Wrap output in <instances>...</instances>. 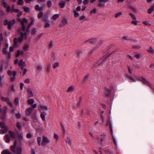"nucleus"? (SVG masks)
Listing matches in <instances>:
<instances>
[{
	"label": "nucleus",
	"instance_id": "obj_1",
	"mask_svg": "<svg viewBox=\"0 0 154 154\" xmlns=\"http://www.w3.org/2000/svg\"><path fill=\"white\" fill-rule=\"evenodd\" d=\"M18 32L20 35V36L18 38V41L20 43H21L23 40L27 39L26 33L21 32L20 28L18 29Z\"/></svg>",
	"mask_w": 154,
	"mask_h": 154
},
{
	"label": "nucleus",
	"instance_id": "obj_2",
	"mask_svg": "<svg viewBox=\"0 0 154 154\" xmlns=\"http://www.w3.org/2000/svg\"><path fill=\"white\" fill-rule=\"evenodd\" d=\"M11 149L13 152L15 153V154H21L22 153V148L20 146L17 147L16 149L15 146H11Z\"/></svg>",
	"mask_w": 154,
	"mask_h": 154
},
{
	"label": "nucleus",
	"instance_id": "obj_3",
	"mask_svg": "<svg viewBox=\"0 0 154 154\" xmlns=\"http://www.w3.org/2000/svg\"><path fill=\"white\" fill-rule=\"evenodd\" d=\"M37 106V104L35 103L32 105L30 107L28 108L26 111V113L27 115L29 116L32 113V110L34 109Z\"/></svg>",
	"mask_w": 154,
	"mask_h": 154
},
{
	"label": "nucleus",
	"instance_id": "obj_4",
	"mask_svg": "<svg viewBox=\"0 0 154 154\" xmlns=\"http://www.w3.org/2000/svg\"><path fill=\"white\" fill-rule=\"evenodd\" d=\"M28 22V20L27 19L24 18L23 19V20L21 21V23L22 25L21 28H20L23 31H25V26Z\"/></svg>",
	"mask_w": 154,
	"mask_h": 154
},
{
	"label": "nucleus",
	"instance_id": "obj_5",
	"mask_svg": "<svg viewBox=\"0 0 154 154\" xmlns=\"http://www.w3.org/2000/svg\"><path fill=\"white\" fill-rule=\"evenodd\" d=\"M1 105H0V116L3 119H5L7 112V106H5V109H4L3 111H1Z\"/></svg>",
	"mask_w": 154,
	"mask_h": 154
},
{
	"label": "nucleus",
	"instance_id": "obj_6",
	"mask_svg": "<svg viewBox=\"0 0 154 154\" xmlns=\"http://www.w3.org/2000/svg\"><path fill=\"white\" fill-rule=\"evenodd\" d=\"M50 142V140L45 136H43L42 144L43 145H46Z\"/></svg>",
	"mask_w": 154,
	"mask_h": 154
},
{
	"label": "nucleus",
	"instance_id": "obj_7",
	"mask_svg": "<svg viewBox=\"0 0 154 154\" xmlns=\"http://www.w3.org/2000/svg\"><path fill=\"white\" fill-rule=\"evenodd\" d=\"M138 78V80L139 81L142 82L143 84L147 85L149 86L151 85H152L144 78L143 77H140Z\"/></svg>",
	"mask_w": 154,
	"mask_h": 154
},
{
	"label": "nucleus",
	"instance_id": "obj_8",
	"mask_svg": "<svg viewBox=\"0 0 154 154\" xmlns=\"http://www.w3.org/2000/svg\"><path fill=\"white\" fill-rule=\"evenodd\" d=\"M68 23L67 19L66 18H63L59 25V26L60 27H62L66 25Z\"/></svg>",
	"mask_w": 154,
	"mask_h": 154
},
{
	"label": "nucleus",
	"instance_id": "obj_9",
	"mask_svg": "<svg viewBox=\"0 0 154 154\" xmlns=\"http://www.w3.org/2000/svg\"><path fill=\"white\" fill-rule=\"evenodd\" d=\"M8 74L11 76V73H13V77L11 78V81H14L15 79V76L16 75L17 73L16 71H14L13 72H11L10 70H8Z\"/></svg>",
	"mask_w": 154,
	"mask_h": 154
},
{
	"label": "nucleus",
	"instance_id": "obj_10",
	"mask_svg": "<svg viewBox=\"0 0 154 154\" xmlns=\"http://www.w3.org/2000/svg\"><path fill=\"white\" fill-rule=\"evenodd\" d=\"M1 99L2 100L8 103V104H9L11 107H13V103L11 102L10 101L9 98L2 97Z\"/></svg>",
	"mask_w": 154,
	"mask_h": 154
},
{
	"label": "nucleus",
	"instance_id": "obj_11",
	"mask_svg": "<svg viewBox=\"0 0 154 154\" xmlns=\"http://www.w3.org/2000/svg\"><path fill=\"white\" fill-rule=\"evenodd\" d=\"M45 7V5L41 6L40 7L39 5H37L35 7V9L36 11H42L44 10Z\"/></svg>",
	"mask_w": 154,
	"mask_h": 154
},
{
	"label": "nucleus",
	"instance_id": "obj_12",
	"mask_svg": "<svg viewBox=\"0 0 154 154\" xmlns=\"http://www.w3.org/2000/svg\"><path fill=\"white\" fill-rule=\"evenodd\" d=\"M15 22V19H13L8 22V27L9 29H12V26L14 25Z\"/></svg>",
	"mask_w": 154,
	"mask_h": 154
},
{
	"label": "nucleus",
	"instance_id": "obj_13",
	"mask_svg": "<svg viewBox=\"0 0 154 154\" xmlns=\"http://www.w3.org/2000/svg\"><path fill=\"white\" fill-rule=\"evenodd\" d=\"M48 109V108L47 106L43 105H41L39 108V110L41 112H42V111H43V112L47 110Z\"/></svg>",
	"mask_w": 154,
	"mask_h": 154
},
{
	"label": "nucleus",
	"instance_id": "obj_14",
	"mask_svg": "<svg viewBox=\"0 0 154 154\" xmlns=\"http://www.w3.org/2000/svg\"><path fill=\"white\" fill-rule=\"evenodd\" d=\"M4 140L7 143H9L10 141V138L8 134L5 135L4 137Z\"/></svg>",
	"mask_w": 154,
	"mask_h": 154
},
{
	"label": "nucleus",
	"instance_id": "obj_15",
	"mask_svg": "<svg viewBox=\"0 0 154 154\" xmlns=\"http://www.w3.org/2000/svg\"><path fill=\"white\" fill-rule=\"evenodd\" d=\"M101 136L102 137V138H100V137H97V139L98 140L99 143H101L105 139V136L101 134Z\"/></svg>",
	"mask_w": 154,
	"mask_h": 154
},
{
	"label": "nucleus",
	"instance_id": "obj_16",
	"mask_svg": "<svg viewBox=\"0 0 154 154\" xmlns=\"http://www.w3.org/2000/svg\"><path fill=\"white\" fill-rule=\"evenodd\" d=\"M27 92L29 97H32L33 96V94L31 88H28V89Z\"/></svg>",
	"mask_w": 154,
	"mask_h": 154
},
{
	"label": "nucleus",
	"instance_id": "obj_17",
	"mask_svg": "<svg viewBox=\"0 0 154 154\" xmlns=\"http://www.w3.org/2000/svg\"><path fill=\"white\" fill-rule=\"evenodd\" d=\"M105 97H109L111 93V91L108 89L105 88Z\"/></svg>",
	"mask_w": 154,
	"mask_h": 154
},
{
	"label": "nucleus",
	"instance_id": "obj_18",
	"mask_svg": "<svg viewBox=\"0 0 154 154\" xmlns=\"http://www.w3.org/2000/svg\"><path fill=\"white\" fill-rule=\"evenodd\" d=\"M19 65L21 66L22 68L25 65V62L23 61V60L22 59H21L20 60L19 62L18 63Z\"/></svg>",
	"mask_w": 154,
	"mask_h": 154
},
{
	"label": "nucleus",
	"instance_id": "obj_19",
	"mask_svg": "<svg viewBox=\"0 0 154 154\" xmlns=\"http://www.w3.org/2000/svg\"><path fill=\"white\" fill-rule=\"evenodd\" d=\"M66 2L64 1L61 0L60 1L59 3V5L60 7L61 8H63L64 7Z\"/></svg>",
	"mask_w": 154,
	"mask_h": 154
},
{
	"label": "nucleus",
	"instance_id": "obj_20",
	"mask_svg": "<svg viewBox=\"0 0 154 154\" xmlns=\"http://www.w3.org/2000/svg\"><path fill=\"white\" fill-rule=\"evenodd\" d=\"M74 89V88L73 86H71L68 88L67 90V92H73Z\"/></svg>",
	"mask_w": 154,
	"mask_h": 154
},
{
	"label": "nucleus",
	"instance_id": "obj_21",
	"mask_svg": "<svg viewBox=\"0 0 154 154\" xmlns=\"http://www.w3.org/2000/svg\"><path fill=\"white\" fill-rule=\"evenodd\" d=\"M96 41V39L95 38H93L91 39L86 41L85 42H88L90 43H93Z\"/></svg>",
	"mask_w": 154,
	"mask_h": 154
},
{
	"label": "nucleus",
	"instance_id": "obj_22",
	"mask_svg": "<svg viewBox=\"0 0 154 154\" xmlns=\"http://www.w3.org/2000/svg\"><path fill=\"white\" fill-rule=\"evenodd\" d=\"M3 130H0V134H3L7 132L8 131V128L7 127H6L5 128H4Z\"/></svg>",
	"mask_w": 154,
	"mask_h": 154
},
{
	"label": "nucleus",
	"instance_id": "obj_23",
	"mask_svg": "<svg viewBox=\"0 0 154 154\" xmlns=\"http://www.w3.org/2000/svg\"><path fill=\"white\" fill-rule=\"evenodd\" d=\"M59 63L58 62H55L53 64V67L54 69H55L59 66Z\"/></svg>",
	"mask_w": 154,
	"mask_h": 154
},
{
	"label": "nucleus",
	"instance_id": "obj_24",
	"mask_svg": "<svg viewBox=\"0 0 154 154\" xmlns=\"http://www.w3.org/2000/svg\"><path fill=\"white\" fill-rule=\"evenodd\" d=\"M46 116V114L45 112H42L41 114V117L43 121H45V117Z\"/></svg>",
	"mask_w": 154,
	"mask_h": 154
},
{
	"label": "nucleus",
	"instance_id": "obj_25",
	"mask_svg": "<svg viewBox=\"0 0 154 154\" xmlns=\"http://www.w3.org/2000/svg\"><path fill=\"white\" fill-rule=\"evenodd\" d=\"M1 154H13L10 151L7 150H5L2 151Z\"/></svg>",
	"mask_w": 154,
	"mask_h": 154
},
{
	"label": "nucleus",
	"instance_id": "obj_26",
	"mask_svg": "<svg viewBox=\"0 0 154 154\" xmlns=\"http://www.w3.org/2000/svg\"><path fill=\"white\" fill-rule=\"evenodd\" d=\"M2 4L3 5L4 7L6 8L9 5L5 1V0H2Z\"/></svg>",
	"mask_w": 154,
	"mask_h": 154
},
{
	"label": "nucleus",
	"instance_id": "obj_27",
	"mask_svg": "<svg viewBox=\"0 0 154 154\" xmlns=\"http://www.w3.org/2000/svg\"><path fill=\"white\" fill-rule=\"evenodd\" d=\"M23 8L25 12L26 13H29V12L30 9L28 7L24 6H23Z\"/></svg>",
	"mask_w": 154,
	"mask_h": 154
},
{
	"label": "nucleus",
	"instance_id": "obj_28",
	"mask_svg": "<svg viewBox=\"0 0 154 154\" xmlns=\"http://www.w3.org/2000/svg\"><path fill=\"white\" fill-rule=\"evenodd\" d=\"M34 103V100L33 99H29L27 100V103L28 104L32 105Z\"/></svg>",
	"mask_w": 154,
	"mask_h": 154
},
{
	"label": "nucleus",
	"instance_id": "obj_29",
	"mask_svg": "<svg viewBox=\"0 0 154 154\" xmlns=\"http://www.w3.org/2000/svg\"><path fill=\"white\" fill-rule=\"evenodd\" d=\"M20 12V10L17 9H15L14 8H11V13L14 12L17 13H18Z\"/></svg>",
	"mask_w": 154,
	"mask_h": 154
},
{
	"label": "nucleus",
	"instance_id": "obj_30",
	"mask_svg": "<svg viewBox=\"0 0 154 154\" xmlns=\"http://www.w3.org/2000/svg\"><path fill=\"white\" fill-rule=\"evenodd\" d=\"M9 134L10 136L12 138H14L15 137L14 133L11 131H9Z\"/></svg>",
	"mask_w": 154,
	"mask_h": 154
},
{
	"label": "nucleus",
	"instance_id": "obj_31",
	"mask_svg": "<svg viewBox=\"0 0 154 154\" xmlns=\"http://www.w3.org/2000/svg\"><path fill=\"white\" fill-rule=\"evenodd\" d=\"M16 127L18 128L19 130H22L21 125L19 122H17L16 124Z\"/></svg>",
	"mask_w": 154,
	"mask_h": 154
},
{
	"label": "nucleus",
	"instance_id": "obj_32",
	"mask_svg": "<svg viewBox=\"0 0 154 154\" xmlns=\"http://www.w3.org/2000/svg\"><path fill=\"white\" fill-rule=\"evenodd\" d=\"M122 12H119L115 14V17L116 18H118L122 15Z\"/></svg>",
	"mask_w": 154,
	"mask_h": 154
},
{
	"label": "nucleus",
	"instance_id": "obj_33",
	"mask_svg": "<svg viewBox=\"0 0 154 154\" xmlns=\"http://www.w3.org/2000/svg\"><path fill=\"white\" fill-rule=\"evenodd\" d=\"M59 17V14H56L52 16V19L54 20H56Z\"/></svg>",
	"mask_w": 154,
	"mask_h": 154
},
{
	"label": "nucleus",
	"instance_id": "obj_34",
	"mask_svg": "<svg viewBox=\"0 0 154 154\" xmlns=\"http://www.w3.org/2000/svg\"><path fill=\"white\" fill-rule=\"evenodd\" d=\"M43 13L42 11H41L38 14V18H41L43 16Z\"/></svg>",
	"mask_w": 154,
	"mask_h": 154
},
{
	"label": "nucleus",
	"instance_id": "obj_35",
	"mask_svg": "<svg viewBox=\"0 0 154 154\" xmlns=\"http://www.w3.org/2000/svg\"><path fill=\"white\" fill-rule=\"evenodd\" d=\"M0 127L3 128H5L6 127H7L6 126L5 124L2 122H0Z\"/></svg>",
	"mask_w": 154,
	"mask_h": 154
},
{
	"label": "nucleus",
	"instance_id": "obj_36",
	"mask_svg": "<svg viewBox=\"0 0 154 154\" xmlns=\"http://www.w3.org/2000/svg\"><path fill=\"white\" fill-rule=\"evenodd\" d=\"M19 99L18 98H15L14 101V103L16 105H19Z\"/></svg>",
	"mask_w": 154,
	"mask_h": 154
},
{
	"label": "nucleus",
	"instance_id": "obj_37",
	"mask_svg": "<svg viewBox=\"0 0 154 154\" xmlns=\"http://www.w3.org/2000/svg\"><path fill=\"white\" fill-rule=\"evenodd\" d=\"M6 8V11L8 12H11V7L9 5H8Z\"/></svg>",
	"mask_w": 154,
	"mask_h": 154
},
{
	"label": "nucleus",
	"instance_id": "obj_38",
	"mask_svg": "<svg viewBox=\"0 0 154 154\" xmlns=\"http://www.w3.org/2000/svg\"><path fill=\"white\" fill-rule=\"evenodd\" d=\"M147 51L151 53H154V51L151 47H150V48L147 49Z\"/></svg>",
	"mask_w": 154,
	"mask_h": 154
},
{
	"label": "nucleus",
	"instance_id": "obj_39",
	"mask_svg": "<svg viewBox=\"0 0 154 154\" xmlns=\"http://www.w3.org/2000/svg\"><path fill=\"white\" fill-rule=\"evenodd\" d=\"M36 32L35 28H34L32 29V31L31 32V33L32 35H34L35 34Z\"/></svg>",
	"mask_w": 154,
	"mask_h": 154
},
{
	"label": "nucleus",
	"instance_id": "obj_40",
	"mask_svg": "<svg viewBox=\"0 0 154 154\" xmlns=\"http://www.w3.org/2000/svg\"><path fill=\"white\" fill-rule=\"evenodd\" d=\"M41 138L40 137H38L37 138V142L39 146H40L41 145Z\"/></svg>",
	"mask_w": 154,
	"mask_h": 154
},
{
	"label": "nucleus",
	"instance_id": "obj_41",
	"mask_svg": "<svg viewBox=\"0 0 154 154\" xmlns=\"http://www.w3.org/2000/svg\"><path fill=\"white\" fill-rule=\"evenodd\" d=\"M73 14L75 17H77V8L74 9Z\"/></svg>",
	"mask_w": 154,
	"mask_h": 154
},
{
	"label": "nucleus",
	"instance_id": "obj_42",
	"mask_svg": "<svg viewBox=\"0 0 154 154\" xmlns=\"http://www.w3.org/2000/svg\"><path fill=\"white\" fill-rule=\"evenodd\" d=\"M65 140L67 144H70L71 143L70 139L69 137H67Z\"/></svg>",
	"mask_w": 154,
	"mask_h": 154
},
{
	"label": "nucleus",
	"instance_id": "obj_43",
	"mask_svg": "<svg viewBox=\"0 0 154 154\" xmlns=\"http://www.w3.org/2000/svg\"><path fill=\"white\" fill-rule=\"evenodd\" d=\"M82 51L81 50H79L78 51V57H80L82 55Z\"/></svg>",
	"mask_w": 154,
	"mask_h": 154
},
{
	"label": "nucleus",
	"instance_id": "obj_44",
	"mask_svg": "<svg viewBox=\"0 0 154 154\" xmlns=\"http://www.w3.org/2000/svg\"><path fill=\"white\" fill-rule=\"evenodd\" d=\"M79 20H80L82 21L83 20H87V19L85 15H83L80 18Z\"/></svg>",
	"mask_w": 154,
	"mask_h": 154
},
{
	"label": "nucleus",
	"instance_id": "obj_45",
	"mask_svg": "<svg viewBox=\"0 0 154 154\" xmlns=\"http://www.w3.org/2000/svg\"><path fill=\"white\" fill-rule=\"evenodd\" d=\"M52 2L51 1L49 0L47 2V6L49 8H50L52 5Z\"/></svg>",
	"mask_w": 154,
	"mask_h": 154
},
{
	"label": "nucleus",
	"instance_id": "obj_46",
	"mask_svg": "<svg viewBox=\"0 0 154 154\" xmlns=\"http://www.w3.org/2000/svg\"><path fill=\"white\" fill-rule=\"evenodd\" d=\"M29 45L28 44H26L23 47L24 49L25 50H27L29 48Z\"/></svg>",
	"mask_w": 154,
	"mask_h": 154
},
{
	"label": "nucleus",
	"instance_id": "obj_47",
	"mask_svg": "<svg viewBox=\"0 0 154 154\" xmlns=\"http://www.w3.org/2000/svg\"><path fill=\"white\" fill-rule=\"evenodd\" d=\"M7 49H8V48H3V49L2 50V51H3V53L5 54H7Z\"/></svg>",
	"mask_w": 154,
	"mask_h": 154
},
{
	"label": "nucleus",
	"instance_id": "obj_48",
	"mask_svg": "<svg viewBox=\"0 0 154 154\" xmlns=\"http://www.w3.org/2000/svg\"><path fill=\"white\" fill-rule=\"evenodd\" d=\"M43 33H41L38 35L36 38V39L37 41L42 36Z\"/></svg>",
	"mask_w": 154,
	"mask_h": 154
},
{
	"label": "nucleus",
	"instance_id": "obj_49",
	"mask_svg": "<svg viewBox=\"0 0 154 154\" xmlns=\"http://www.w3.org/2000/svg\"><path fill=\"white\" fill-rule=\"evenodd\" d=\"M134 57H136V58L137 59H140V57H142V55H140V54H137L135 55L134 56Z\"/></svg>",
	"mask_w": 154,
	"mask_h": 154
},
{
	"label": "nucleus",
	"instance_id": "obj_50",
	"mask_svg": "<svg viewBox=\"0 0 154 154\" xmlns=\"http://www.w3.org/2000/svg\"><path fill=\"white\" fill-rule=\"evenodd\" d=\"M122 39L124 40H132L131 38H128L127 36H123L122 37Z\"/></svg>",
	"mask_w": 154,
	"mask_h": 154
},
{
	"label": "nucleus",
	"instance_id": "obj_51",
	"mask_svg": "<svg viewBox=\"0 0 154 154\" xmlns=\"http://www.w3.org/2000/svg\"><path fill=\"white\" fill-rule=\"evenodd\" d=\"M24 2L23 0H19L18 4L20 5H22L23 4Z\"/></svg>",
	"mask_w": 154,
	"mask_h": 154
},
{
	"label": "nucleus",
	"instance_id": "obj_52",
	"mask_svg": "<svg viewBox=\"0 0 154 154\" xmlns=\"http://www.w3.org/2000/svg\"><path fill=\"white\" fill-rule=\"evenodd\" d=\"M129 15L134 20L136 19V17L135 15L134 14H132L131 13L129 14Z\"/></svg>",
	"mask_w": 154,
	"mask_h": 154
},
{
	"label": "nucleus",
	"instance_id": "obj_53",
	"mask_svg": "<svg viewBox=\"0 0 154 154\" xmlns=\"http://www.w3.org/2000/svg\"><path fill=\"white\" fill-rule=\"evenodd\" d=\"M5 12L3 11H0V16H3L5 15Z\"/></svg>",
	"mask_w": 154,
	"mask_h": 154
},
{
	"label": "nucleus",
	"instance_id": "obj_54",
	"mask_svg": "<svg viewBox=\"0 0 154 154\" xmlns=\"http://www.w3.org/2000/svg\"><path fill=\"white\" fill-rule=\"evenodd\" d=\"M17 39L16 38H15L14 39V46H16L17 44Z\"/></svg>",
	"mask_w": 154,
	"mask_h": 154
},
{
	"label": "nucleus",
	"instance_id": "obj_55",
	"mask_svg": "<svg viewBox=\"0 0 154 154\" xmlns=\"http://www.w3.org/2000/svg\"><path fill=\"white\" fill-rule=\"evenodd\" d=\"M43 20L45 22H46L48 20V17H43L42 18Z\"/></svg>",
	"mask_w": 154,
	"mask_h": 154
},
{
	"label": "nucleus",
	"instance_id": "obj_56",
	"mask_svg": "<svg viewBox=\"0 0 154 154\" xmlns=\"http://www.w3.org/2000/svg\"><path fill=\"white\" fill-rule=\"evenodd\" d=\"M88 77H89V75L88 74H87V75H86L84 78V81H85L86 80H87L88 79Z\"/></svg>",
	"mask_w": 154,
	"mask_h": 154
},
{
	"label": "nucleus",
	"instance_id": "obj_57",
	"mask_svg": "<svg viewBox=\"0 0 154 154\" xmlns=\"http://www.w3.org/2000/svg\"><path fill=\"white\" fill-rule=\"evenodd\" d=\"M50 26V24L46 22L45 25L44 27L45 28H48Z\"/></svg>",
	"mask_w": 154,
	"mask_h": 154
},
{
	"label": "nucleus",
	"instance_id": "obj_58",
	"mask_svg": "<svg viewBox=\"0 0 154 154\" xmlns=\"http://www.w3.org/2000/svg\"><path fill=\"white\" fill-rule=\"evenodd\" d=\"M16 117L18 119H19L21 117V115H20V113H16Z\"/></svg>",
	"mask_w": 154,
	"mask_h": 154
},
{
	"label": "nucleus",
	"instance_id": "obj_59",
	"mask_svg": "<svg viewBox=\"0 0 154 154\" xmlns=\"http://www.w3.org/2000/svg\"><path fill=\"white\" fill-rule=\"evenodd\" d=\"M96 12V8L94 9L93 10L91 11L90 13L91 14L92 13L95 14Z\"/></svg>",
	"mask_w": 154,
	"mask_h": 154
},
{
	"label": "nucleus",
	"instance_id": "obj_60",
	"mask_svg": "<svg viewBox=\"0 0 154 154\" xmlns=\"http://www.w3.org/2000/svg\"><path fill=\"white\" fill-rule=\"evenodd\" d=\"M98 6L100 7L103 8L104 6V4L101 3H99Z\"/></svg>",
	"mask_w": 154,
	"mask_h": 154
},
{
	"label": "nucleus",
	"instance_id": "obj_61",
	"mask_svg": "<svg viewBox=\"0 0 154 154\" xmlns=\"http://www.w3.org/2000/svg\"><path fill=\"white\" fill-rule=\"evenodd\" d=\"M18 137L20 139H23V135L22 133H21L18 135Z\"/></svg>",
	"mask_w": 154,
	"mask_h": 154
},
{
	"label": "nucleus",
	"instance_id": "obj_62",
	"mask_svg": "<svg viewBox=\"0 0 154 154\" xmlns=\"http://www.w3.org/2000/svg\"><path fill=\"white\" fill-rule=\"evenodd\" d=\"M37 68L39 70H42V67L41 65H39L37 67Z\"/></svg>",
	"mask_w": 154,
	"mask_h": 154
},
{
	"label": "nucleus",
	"instance_id": "obj_63",
	"mask_svg": "<svg viewBox=\"0 0 154 154\" xmlns=\"http://www.w3.org/2000/svg\"><path fill=\"white\" fill-rule=\"evenodd\" d=\"M31 137L32 135L29 133H28L26 135V137L28 138H31Z\"/></svg>",
	"mask_w": 154,
	"mask_h": 154
},
{
	"label": "nucleus",
	"instance_id": "obj_64",
	"mask_svg": "<svg viewBox=\"0 0 154 154\" xmlns=\"http://www.w3.org/2000/svg\"><path fill=\"white\" fill-rule=\"evenodd\" d=\"M23 13L22 12H19L18 13V14H17V16L18 17H20L22 14Z\"/></svg>",
	"mask_w": 154,
	"mask_h": 154
}]
</instances>
